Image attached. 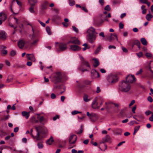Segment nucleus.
<instances>
[{
  "mask_svg": "<svg viewBox=\"0 0 153 153\" xmlns=\"http://www.w3.org/2000/svg\"><path fill=\"white\" fill-rule=\"evenodd\" d=\"M35 128L37 132L36 135L34 136L32 133H30V134L32 137L36 138L37 140H40L43 138V135L47 132L46 128L44 127L40 126H36Z\"/></svg>",
  "mask_w": 153,
  "mask_h": 153,
  "instance_id": "1",
  "label": "nucleus"
},
{
  "mask_svg": "<svg viewBox=\"0 0 153 153\" xmlns=\"http://www.w3.org/2000/svg\"><path fill=\"white\" fill-rule=\"evenodd\" d=\"M87 33L88 34L87 38L88 41L91 43L94 42L98 33L95 31V29L92 27H89L87 30Z\"/></svg>",
  "mask_w": 153,
  "mask_h": 153,
  "instance_id": "2",
  "label": "nucleus"
},
{
  "mask_svg": "<svg viewBox=\"0 0 153 153\" xmlns=\"http://www.w3.org/2000/svg\"><path fill=\"white\" fill-rule=\"evenodd\" d=\"M131 86L128 82H126L125 80H123L122 82L119 84V90L123 92L126 93L130 91L131 89Z\"/></svg>",
  "mask_w": 153,
  "mask_h": 153,
  "instance_id": "3",
  "label": "nucleus"
},
{
  "mask_svg": "<svg viewBox=\"0 0 153 153\" xmlns=\"http://www.w3.org/2000/svg\"><path fill=\"white\" fill-rule=\"evenodd\" d=\"M56 46V47H58L59 48L57 51H64L66 50L67 48V44L62 42L59 43L58 42H56L55 43Z\"/></svg>",
  "mask_w": 153,
  "mask_h": 153,
  "instance_id": "4",
  "label": "nucleus"
},
{
  "mask_svg": "<svg viewBox=\"0 0 153 153\" xmlns=\"http://www.w3.org/2000/svg\"><path fill=\"white\" fill-rule=\"evenodd\" d=\"M62 79V75L60 72H57L56 73L53 77V82L56 84L60 82Z\"/></svg>",
  "mask_w": 153,
  "mask_h": 153,
  "instance_id": "5",
  "label": "nucleus"
},
{
  "mask_svg": "<svg viewBox=\"0 0 153 153\" xmlns=\"http://www.w3.org/2000/svg\"><path fill=\"white\" fill-rule=\"evenodd\" d=\"M125 80L130 84L135 82L136 81V79L134 75L129 74L126 77Z\"/></svg>",
  "mask_w": 153,
  "mask_h": 153,
  "instance_id": "6",
  "label": "nucleus"
},
{
  "mask_svg": "<svg viewBox=\"0 0 153 153\" xmlns=\"http://www.w3.org/2000/svg\"><path fill=\"white\" fill-rule=\"evenodd\" d=\"M107 37V40L109 42H111L112 41L114 40L116 38L118 42L119 41L118 39L117 38V35L115 33H114L113 34L111 33L110 34V36H106Z\"/></svg>",
  "mask_w": 153,
  "mask_h": 153,
  "instance_id": "7",
  "label": "nucleus"
},
{
  "mask_svg": "<svg viewBox=\"0 0 153 153\" xmlns=\"http://www.w3.org/2000/svg\"><path fill=\"white\" fill-rule=\"evenodd\" d=\"M77 139V136L75 135H71L69 137V143L70 144H74Z\"/></svg>",
  "mask_w": 153,
  "mask_h": 153,
  "instance_id": "8",
  "label": "nucleus"
},
{
  "mask_svg": "<svg viewBox=\"0 0 153 153\" xmlns=\"http://www.w3.org/2000/svg\"><path fill=\"white\" fill-rule=\"evenodd\" d=\"M75 44H80V42L75 37L72 38L68 42V44L70 43Z\"/></svg>",
  "mask_w": 153,
  "mask_h": 153,
  "instance_id": "9",
  "label": "nucleus"
},
{
  "mask_svg": "<svg viewBox=\"0 0 153 153\" xmlns=\"http://www.w3.org/2000/svg\"><path fill=\"white\" fill-rule=\"evenodd\" d=\"M25 43V41L23 39L19 40L18 42V45L19 47L21 49L23 48Z\"/></svg>",
  "mask_w": 153,
  "mask_h": 153,
  "instance_id": "10",
  "label": "nucleus"
},
{
  "mask_svg": "<svg viewBox=\"0 0 153 153\" xmlns=\"http://www.w3.org/2000/svg\"><path fill=\"white\" fill-rule=\"evenodd\" d=\"M80 58L81 60L82 64L83 65H84L86 66V67L90 68V66L88 62L85 60L82 56H80Z\"/></svg>",
  "mask_w": 153,
  "mask_h": 153,
  "instance_id": "11",
  "label": "nucleus"
},
{
  "mask_svg": "<svg viewBox=\"0 0 153 153\" xmlns=\"http://www.w3.org/2000/svg\"><path fill=\"white\" fill-rule=\"evenodd\" d=\"M70 47L71 49L74 51H77L81 49V48L80 47L76 45H71Z\"/></svg>",
  "mask_w": 153,
  "mask_h": 153,
  "instance_id": "12",
  "label": "nucleus"
},
{
  "mask_svg": "<svg viewBox=\"0 0 153 153\" xmlns=\"http://www.w3.org/2000/svg\"><path fill=\"white\" fill-rule=\"evenodd\" d=\"M27 58L30 60L35 62V58L33 54H26Z\"/></svg>",
  "mask_w": 153,
  "mask_h": 153,
  "instance_id": "13",
  "label": "nucleus"
},
{
  "mask_svg": "<svg viewBox=\"0 0 153 153\" xmlns=\"http://www.w3.org/2000/svg\"><path fill=\"white\" fill-rule=\"evenodd\" d=\"M7 35L5 31L3 30L0 31V39L4 40L6 39Z\"/></svg>",
  "mask_w": 153,
  "mask_h": 153,
  "instance_id": "14",
  "label": "nucleus"
},
{
  "mask_svg": "<svg viewBox=\"0 0 153 153\" xmlns=\"http://www.w3.org/2000/svg\"><path fill=\"white\" fill-rule=\"evenodd\" d=\"M7 18V16L4 12H2L0 13V19L4 21Z\"/></svg>",
  "mask_w": 153,
  "mask_h": 153,
  "instance_id": "15",
  "label": "nucleus"
},
{
  "mask_svg": "<svg viewBox=\"0 0 153 153\" xmlns=\"http://www.w3.org/2000/svg\"><path fill=\"white\" fill-rule=\"evenodd\" d=\"M106 142L104 140H102V141L100 142V144H101L102 143L104 144V146L105 147V149L103 150L100 147V146L99 145L98 146L99 148L102 151H105V150H106L107 149V146L106 144H105V143Z\"/></svg>",
  "mask_w": 153,
  "mask_h": 153,
  "instance_id": "16",
  "label": "nucleus"
},
{
  "mask_svg": "<svg viewBox=\"0 0 153 153\" xmlns=\"http://www.w3.org/2000/svg\"><path fill=\"white\" fill-rule=\"evenodd\" d=\"M93 60L94 61V64H93L95 68H96L100 64L98 60L97 59H94Z\"/></svg>",
  "mask_w": 153,
  "mask_h": 153,
  "instance_id": "17",
  "label": "nucleus"
},
{
  "mask_svg": "<svg viewBox=\"0 0 153 153\" xmlns=\"http://www.w3.org/2000/svg\"><path fill=\"white\" fill-rule=\"evenodd\" d=\"M133 46L134 45H136L138 47V48L140 49V43L139 40H135L133 42Z\"/></svg>",
  "mask_w": 153,
  "mask_h": 153,
  "instance_id": "18",
  "label": "nucleus"
},
{
  "mask_svg": "<svg viewBox=\"0 0 153 153\" xmlns=\"http://www.w3.org/2000/svg\"><path fill=\"white\" fill-rule=\"evenodd\" d=\"M22 116L25 117L26 119H27L29 117V113H27L26 111H24L22 112Z\"/></svg>",
  "mask_w": 153,
  "mask_h": 153,
  "instance_id": "19",
  "label": "nucleus"
},
{
  "mask_svg": "<svg viewBox=\"0 0 153 153\" xmlns=\"http://www.w3.org/2000/svg\"><path fill=\"white\" fill-rule=\"evenodd\" d=\"M53 142L54 140L53 139V137L51 136L50 139L47 140L46 143L48 145H51Z\"/></svg>",
  "mask_w": 153,
  "mask_h": 153,
  "instance_id": "20",
  "label": "nucleus"
},
{
  "mask_svg": "<svg viewBox=\"0 0 153 153\" xmlns=\"http://www.w3.org/2000/svg\"><path fill=\"white\" fill-rule=\"evenodd\" d=\"M95 117V119L96 120L97 119V116L95 114H91V117H90V119L92 121L94 122L95 120L93 119V117Z\"/></svg>",
  "mask_w": 153,
  "mask_h": 153,
  "instance_id": "21",
  "label": "nucleus"
},
{
  "mask_svg": "<svg viewBox=\"0 0 153 153\" xmlns=\"http://www.w3.org/2000/svg\"><path fill=\"white\" fill-rule=\"evenodd\" d=\"M97 97H95L94 100L93 101L92 103V108H95L94 106H95V105H97Z\"/></svg>",
  "mask_w": 153,
  "mask_h": 153,
  "instance_id": "22",
  "label": "nucleus"
},
{
  "mask_svg": "<svg viewBox=\"0 0 153 153\" xmlns=\"http://www.w3.org/2000/svg\"><path fill=\"white\" fill-rule=\"evenodd\" d=\"M140 41L142 44L144 45H146L147 44V42L146 40L144 38H142L140 39Z\"/></svg>",
  "mask_w": 153,
  "mask_h": 153,
  "instance_id": "23",
  "label": "nucleus"
},
{
  "mask_svg": "<svg viewBox=\"0 0 153 153\" xmlns=\"http://www.w3.org/2000/svg\"><path fill=\"white\" fill-rule=\"evenodd\" d=\"M117 80L113 79L112 78V76H110L108 79V81L111 84H113L117 82Z\"/></svg>",
  "mask_w": 153,
  "mask_h": 153,
  "instance_id": "24",
  "label": "nucleus"
},
{
  "mask_svg": "<svg viewBox=\"0 0 153 153\" xmlns=\"http://www.w3.org/2000/svg\"><path fill=\"white\" fill-rule=\"evenodd\" d=\"M91 74L92 76L95 77H96V74H97V71L96 70L93 69L91 71Z\"/></svg>",
  "mask_w": 153,
  "mask_h": 153,
  "instance_id": "25",
  "label": "nucleus"
},
{
  "mask_svg": "<svg viewBox=\"0 0 153 153\" xmlns=\"http://www.w3.org/2000/svg\"><path fill=\"white\" fill-rule=\"evenodd\" d=\"M88 96L87 94H85L83 97V100L85 102H88L89 101L90 99L88 98Z\"/></svg>",
  "mask_w": 153,
  "mask_h": 153,
  "instance_id": "26",
  "label": "nucleus"
},
{
  "mask_svg": "<svg viewBox=\"0 0 153 153\" xmlns=\"http://www.w3.org/2000/svg\"><path fill=\"white\" fill-rule=\"evenodd\" d=\"M102 140H104L106 142H108L110 140V137L109 135H107L102 139Z\"/></svg>",
  "mask_w": 153,
  "mask_h": 153,
  "instance_id": "27",
  "label": "nucleus"
},
{
  "mask_svg": "<svg viewBox=\"0 0 153 153\" xmlns=\"http://www.w3.org/2000/svg\"><path fill=\"white\" fill-rule=\"evenodd\" d=\"M83 131V126L82 125H81L80 126V128L79 131H76V133L77 134H81Z\"/></svg>",
  "mask_w": 153,
  "mask_h": 153,
  "instance_id": "28",
  "label": "nucleus"
},
{
  "mask_svg": "<svg viewBox=\"0 0 153 153\" xmlns=\"http://www.w3.org/2000/svg\"><path fill=\"white\" fill-rule=\"evenodd\" d=\"M153 17V16L150 13L146 15V19L148 21H150L151 19Z\"/></svg>",
  "mask_w": 153,
  "mask_h": 153,
  "instance_id": "29",
  "label": "nucleus"
},
{
  "mask_svg": "<svg viewBox=\"0 0 153 153\" xmlns=\"http://www.w3.org/2000/svg\"><path fill=\"white\" fill-rule=\"evenodd\" d=\"M140 128V126H137L135 127L133 132V135H134L136 132L138 131Z\"/></svg>",
  "mask_w": 153,
  "mask_h": 153,
  "instance_id": "30",
  "label": "nucleus"
},
{
  "mask_svg": "<svg viewBox=\"0 0 153 153\" xmlns=\"http://www.w3.org/2000/svg\"><path fill=\"white\" fill-rule=\"evenodd\" d=\"M60 17L59 16L57 15H55L53 16V20L54 21H56L60 19Z\"/></svg>",
  "mask_w": 153,
  "mask_h": 153,
  "instance_id": "31",
  "label": "nucleus"
},
{
  "mask_svg": "<svg viewBox=\"0 0 153 153\" xmlns=\"http://www.w3.org/2000/svg\"><path fill=\"white\" fill-rule=\"evenodd\" d=\"M34 6L33 4H31L30 7L29 8V11L30 12L33 13L34 12Z\"/></svg>",
  "mask_w": 153,
  "mask_h": 153,
  "instance_id": "32",
  "label": "nucleus"
},
{
  "mask_svg": "<svg viewBox=\"0 0 153 153\" xmlns=\"http://www.w3.org/2000/svg\"><path fill=\"white\" fill-rule=\"evenodd\" d=\"M6 133L4 132L2 130L0 131V136L1 137H3L5 135Z\"/></svg>",
  "mask_w": 153,
  "mask_h": 153,
  "instance_id": "33",
  "label": "nucleus"
},
{
  "mask_svg": "<svg viewBox=\"0 0 153 153\" xmlns=\"http://www.w3.org/2000/svg\"><path fill=\"white\" fill-rule=\"evenodd\" d=\"M7 53V51L5 49H2L1 50V53L2 55H6Z\"/></svg>",
  "mask_w": 153,
  "mask_h": 153,
  "instance_id": "34",
  "label": "nucleus"
},
{
  "mask_svg": "<svg viewBox=\"0 0 153 153\" xmlns=\"http://www.w3.org/2000/svg\"><path fill=\"white\" fill-rule=\"evenodd\" d=\"M135 116H134L133 117V118L134 119H135L137 121H140V120L142 119H143V117L142 116H138L139 118H137L135 117Z\"/></svg>",
  "mask_w": 153,
  "mask_h": 153,
  "instance_id": "35",
  "label": "nucleus"
},
{
  "mask_svg": "<svg viewBox=\"0 0 153 153\" xmlns=\"http://www.w3.org/2000/svg\"><path fill=\"white\" fill-rule=\"evenodd\" d=\"M46 30L47 32L48 33L49 35H50L51 34V29L49 27H46Z\"/></svg>",
  "mask_w": 153,
  "mask_h": 153,
  "instance_id": "36",
  "label": "nucleus"
},
{
  "mask_svg": "<svg viewBox=\"0 0 153 153\" xmlns=\"http://www.w3.org/2000/svg\"><path fill=\"white\" fill-rule=\"evenodd\" d=\"M82 46H84V47L82 48V50L83 51H85L87 49L89 48V47H88V45L86 43L84 44Z\"/></svg>",
  "mask_w": 153,
  "mask_h": 153,
  "instance_id": "37",
  "label": "nucleus"
},
{
  "mask_svg": "<svg viewBox=\"0 0 153 153\" xmlns=\"http://www.w3.org/2000/svg\"><path fill=\"white\" fill-rule=\"evenodd\" d=\"M37 146L38 148L39 149H42L43 148V145L41 143H38Z\"/></svg>",
  "mask_w": 153,
  "mask_h": 153,
  "instance_id": "38",
  "label": "nucleus"
},
{
  "mask_svg": "<svg viewBox=\"0 0 153 153\" xmlns=\"http://www.w3.org/2000/svg\"><path fill=\"white\" fill-rule=\"evenodd\" d=\"M69 4L71 6L74 5L75 4V2L74 0H69Z\"/></svg>",
  "mask_w": 153,
  "mask_h": 153,
  "instance_id": "39",
  "label": "nucleus"
},
{
  "mask_svg": "<svg viewBox=\"0 0 153 153\" xmlns=\"http://www.w3.org/2000/svg\"><path fill=\"white\" fill-rule=\"evenodd\" d=\"M134 123L138 124V123L135 121H131L128 123V124L130 126H132Z\"/></svg>",
  "mask_w": 153,
  "mask_h": 153,
  "instance_id": "40",
  "label": "nucleus"
},
{
  "mask_svg": "<svg viewBox=\"0 0 153 153\" xmlns=\"http://www.w3.org/2000/svg\"><path fill=\"white\" fill-rule=\"evenodd\" d=\"M111 104L112 103L109 102H106L105 103V108L107 109H108L109 108V105Z\"/></svg>",
  "mask_w": 153,
  "mask_h": 153,
  "instance_id": "41",
  "label": "nucleus"
},
{
  "mask_svg": "<svg viewBox=\"0 0 153 153\" xmlns=\"http://www.w3.org/2000/svg\"><path fill=\"white\" fill-rule=\"evenodd\" d=\"M101 49V47L100 46H99L96 51H95V53L96 54L98 53L100 51Z\"/></svg>",
  "mask_w": 153,
  "mask_h": 153,
  "instance_id": "42",
  "label": "nucleus"
},
{
  "mask_svg": "<svg viewBox=\"0 0 153 153\" xmlns=\"http://www.w3.org/2000/svg\"><path fill=\"white\" fill-rule=\"evenodd\" d=\"M104 9L105 10H107V11H110V10H111V8L110 7V6L109 5H106L105 8H104Z\"/></svg>",
  "mask_w": 153,
  "mask_h": 153,
  "instance_id": "43",
  "label": "nucleus"
},
{
  "mask_svg": "<svg viewBox=\"0 0 153 153\" xmlns=\"http://www.w3.org/2000/svg\"><path fill=\"white\" fill-rule=\"evenodd\" d=\"M12 4H11L10 5V10H11V11L14 14H15V15H17V14L18 13H14V12L13 11V9H12Z\"/></svg>",
  "mask_w": 153,
  "mask_h": 153,
  "instance_id": "44",
  "label": "nucleus"
},
{
  "mask_svg": "<svg viewBox=\"0 0 153 153\" xmlns=\"http://www.w3.org/2000/svg\"><path fill=\"white\" fill-rule=\"evenodd\" d=\"M73 30L76 33H78V29L75 26H73L72 27Z\"/></svg>",
  "mask_w": 153,
  "mask_h": 153,
  "instance_id": "45",
  "label": "nucleus"
},
{
  "mask_svg": "<svg viewBox=\"0 0 153 153\" xmlns=\"http://www.w3.org/2000/svg\"><path fill=\"white\" fill-rule=\"evenodd\" d=\"M37 118L39 119V121L40 123L42 122L44 120V117L43 116L39 118V117H38Z\"/></svg>",
  "mask_w": 153,
  "mask_h": 153,
  "instance_id": "46",
  "label": "nucleus"
},
{
  "mask_svg": "<svg viewBox=\"0 0 153 153\" xmlns=\"http://www.w3.org/2000/svg\"><path fill=\"white\" fill-rule=\"evenodd\" d=\"M145 55L148 58L152 56V54L151 53L148 52L146 53Z\"/></svg>",
  "mask_w": 153,
  "mask_h": 153,
  "instance_id": "47",
  "label": "nucleus"
},
{
  "mask_svg": "<svg viewBox=\"0 0 153 153\" xmlns=\"http://www.w3.org/2000/svg\"><path fill=\"white\" fill-rule=\"evenodd\" d=\"M56 89H61V86L60 85H56L53 88V89L55 90Z\"/></svg>",
  "mask_w": 153,
  "mask_h": 153,
  "instance_id": "48",
  "label": "nucleus"
},
{
  "mask_svg": "<svg viewBox=\"0 0 153 153\" xmlns=\"http://www.w3.org/2000/svg\"><path fill=\"white\" fill-rule=\"evenodd\" d=\"M79 111H77L75 110L71 112V114L73 115L76 114L78 113Z\"/></svg>",
  "mask_w": 153,
  "mask_h": 153,
  "instance_id": "49",
  "label": "nucleus"
},
{
  "mask_svg": "<svg viewBox=\"0 0 153 153\" xmlns=\"http://www.w3.org/2000/svg\"><path fill=\"white\" fill-rule=\"evenodd\" d=\"M81 8L85 12L87 13L88 12V10L85 7H82Z\"/></svg>",
  "mask_w": 153,
  "mask_h": 153,
  "instance_id": "50",
  "label": "nucleus"
},
{
  "mask_svg": "<svg viewBox=\"0 0 153 153\" xmlns=\"http://www.w3.org/2000/svg\"><path fill=\"white\" fill-rule=\"evenodd\" d=\"M136 54H137V56L139 57H141L143 55V53L142 52H139L138 53H137Z\"/></svg>",
  "mask_w": 153,
  "mask_h": 153,
  "instance_id": "51",
  "label": "nucleus"
},
{
  "mask_svg": "<svg viewBox=\"0 0 153 153\" xmlns=\"http://www.w3.org/2000/svg\"><path fill=\"white\" fill-rule=\"evenodd\" d=\"M39 22V23L41 24V25L43 27H45V24L42 22H41L39 20H38Z\"/></svg>",
  "mask_w": 153,
  "mask_h": 153,
  "instance_id": "52",
  "label": "nucleus"
},
{
  "mask_svg": "<svg viewBox=\"0 0 153 153\" xmlns=\"http://www.w3.org/2000/svg\"><path fill=\"white\" fill-rule=\"evenodd\" d=\"M59 115H56L53 118V121H55L57 119H58L59 118Z\"/></svg>",
  "mask_w": 153,
  "mask_h": 153,
  "instance_id": "53",
  "label": "nucleus"
},
{
  "mask_svg": "<svg viewBox=\"0 0 153 153\" xmlns=\"http://www.w3.org/2000/svg\"><path fill=\"white\" fill-rule=\"evenodd\" d=\"M148 100L150 102H152L153 101V99L152 97L150 96H149L148 97Z\"/></svg>",
  "mask_w": 153,
  "mask_h": 153,
  "instance_id": "54",
  "label": "nucleus"
},
{
  "mask_svg": "<svg viewBox=\"0 0 153 153\" xmlns=\"http://www.w3.org/2000/svg\"><path fill=\"white\" fill-rule=\"evenodd\" d=\"M142 72V70L141 69H140L139 71H138L136 73V75H138L139 74H141Z\"/></svg>",
  "mask_w": 153,
  "mask_h": 153,
  "instance_id": "55",
  "label": "nucleus"
},
{
  "mask_svg": "<svg viewBox=\"0 0 153 153\" xmlns=\"http://www.w3.org/2000/svg\"><path fill=\"white\" fill-rule=\"evenodd\" d=\"M16 54V52L14 51H12L10 53V55L12 56H14Z\"/></svg>",
  "mask_w": 153,
  "mask_h": 153,
  "instance_id": "56",
  "label": "nucleus"
},
{
  "mask_svg": "<svg viewBox=\"0 0 153 153\" xmlns=\"http://www.w3.org/2000/svg\"><path fill=\"white\" fill-rule=\"evenodd\" d=\"M147 1L148 0H139L140 2L143 4H145Z\"/></svg>",
  "mask_w": 153,
  "mask_h": 153,
  "instance_id": "57",
  "label": "nucleus"
},
{
  "mask_svg": "<svg viewBox=\"0 0 153 153\" xmlns=\"http://www.w3.org/2000/svg\"><path fill=\"white\" fill-rule=\"evenodd\" d=\"M51 97L52 99H54L56 97V95L55 94L52 93L51 94Z\"/></svg>",
  "mask_w": 153,
  "mask_h": 153,
  "instance_id": "58",
  "label": "nucleus"
},
{
  "mask_svg": "<svg viewBox=\"0 0 153 153\" xmlns=\"http://www.w3.org/2000/svg\"><path fill=\"white\" fill-rule=\"evenodd\" d=\"M151 113H152V112L149 110L145 112V114L147 116L149 115Z\"/></svg>",
  "mask_w": 153,
  "mask_h": 153,
  "instance_id": "59",
  "label": "nucleus"
},
{
  "mask_svg": "<svg viewBox=\"0 0 153 153\" xmlns=\"http://www.w3.org/2000/svg\"><path fill=\"white\" fill-rule=\"evenodd\" d=\"M62 24L64 27H67L68 26V24L66 22H63L62 23Z\"/></svg>",
  "mask_w": 153,
  "mask_h": 153,
  "instance_id": "60",
  "label": "nucleus"
},
{
  "mask_svg": "<svg viewBox=\"0 0 153 153\" xmlns=\"http://www.w3.org/2000/svg\"><path fill=\"white\" fill-rule=\"evenodd\" d=\"M99 3L101 5V6H103L104 4V1L103 0H99Z\"/></svg>",
  "mask_w": 153,
  "mask_h": 153,
  "instance_id": "61",
  "label": "nucleus"
},
{
  "mask_svg": "<svg viewBox=\"0 0 153 153\" xmlns=\"http://www.w3.org/2000/svg\"><path fill=\"white\" fill-rule=\"evenodd\" d=\"M119 27L120 28L122 29L123 28L124 25H123L121 23H120L119 25Z\"/></svg>",
  "mask_w": 153,
  "mask_h": 153,
  "instance_id": "62",
  "label": "nucleus"
},
{
  "mask_svg": "<svg viewBox=\"0 0 153 153\" xmlns=\"http://www.w3.org/2000/svg\"><path fill=\"white\" fill-rule=\"evenodd\" d=\"M8 78L11 81L12 80H13V75H9L8 76Z\"/></svg>",
  "mask_w": 153,
  "mask_h": 153,
  "instance_id": "63",
  "label": "nucleus"
},
{
  "mask_svg": "<svg viewBox=\"0 0 153 153\" xmlns=\"http://www.w3.org/2000/svg\"><path fill=\"white\" fill-rule=\"evenodd\" d=\"M149 120L151 121H153V112L151 116L149 118Z\"/></svg>",
  "mask_w": 153,
  "mask_h": 153,
  "instance_id": "64",
  "label": "nucleus"
}]
</instances>
